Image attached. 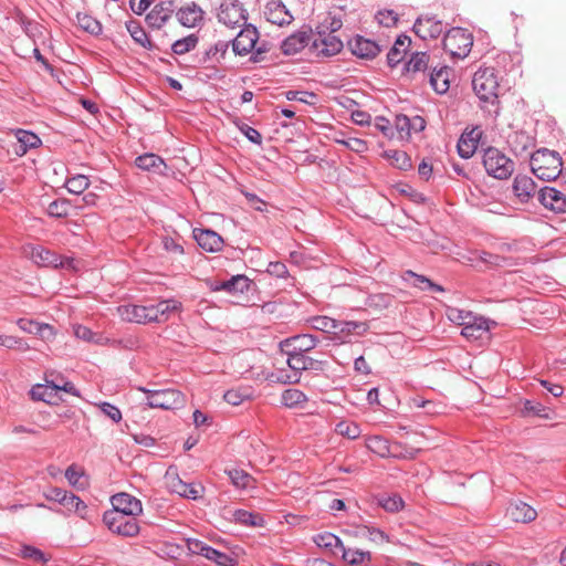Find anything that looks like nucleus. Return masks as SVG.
Returning a JSON list of instances; mask_svg holds the SVG:
<instances>
[{
  "instance_id": "nucleus-1",
  "label": "nucleus",
  "mask_w": 566,
  "mask_h": 566,
  "mask_svg": "<svg viewBox=\"0 0 566 566\" xmlns=\"http://www.w3.org/2000/svg\"><path fill=\"white\" fill-rule=\"evenodd\" d=\"M532 172L541 180H555L563 176L564 168L559 154L555 150L541 148L531 155Z\"/></svg>"
},
{
  "instance_id": "nucleus-2",
  "label": "nucleus",
  "mask_w": 566,
  "mask_h": 566,
  "mask_svg": "<svg viewBox=\"0 0 566 566\" xmlns=\"http://www.w3.org/2000/svg\"><path fill=\"white\" fill-rule=\"evenodd\" d=\"M472 86L480 101L499 104V82L493 67L479 69L474 73Z\"/></svg>"
},
{
  "instance_id": "nucleus-3",
  "label": "nucleus",
  "mask_w": 566,
  "mask_h": 566,
  "mask_svg": "<svg viewBox=\"0 0 566 566\" xmlns=\"http://www.w3.org/2000/svg\"><path fill=\"white\" fill-rule=\"evenodd\" d=\"M482 163L486 174L495 179H507L514 171V161L495 147L484 150Z\"/></svg>"
},
{
  "instance_id": "nucleus-4",
  "label": "nucleus",
  "mask_w": 566,
  "mask_h": 566,
  "mask_svg": "<svg viewBox=\"0 0 566 566\" xmlns=\"http://www.w3.org/2000/svg\"><path fill=\"white\" fill-rule=\"evenodd\" d=\"M473 35L463 28L450 29L443 38V49L453 57L464 59L471 52Z\"/></svg>"
},
{
  "instance_id": "nucleus-5",
  "label": "nucleus",
  "mask_w": 566,
  "mask_h": 566,
  "mask_svg": "<svg viewBox=\"0 0 566 566\" xmlns=\"http://www.w3.org/2000/svg\"><path fill=\"white\" fill-rule=\"evenodd\" d=\"M139 390L147 395V405L150 408L174 410L184 407L186 402L185 395L177 389L149 390L140 387Z\"/></svg>"
},
{
  "instance_id": "nucleus-6",
  "label": "nucleus",
  "mask_w": 566,
  "mask_h": 566,
  "mask_svg": "<svg viewBox=\"0 0 566 566\" xmlns=\"http://www.w3.org/2000/svg\"><path fill=\"white\" fill-rule=\"evenodd\" d=\"M118 512L119 511H106L103 515L104 524L112 533L126 537L136 536L140 530L137 518Z\"/></svg>"
},
{
  "instance_id": "nucleus-7",
  "label": "nucleus",
  "mask_w": 566,
  "mask_h": 566,
  "mask_svg": "<svg viewBox=\"0 0 566 566\" xmlns=\"http://www.w3.org/2000/svg\"><path fill=\"white\" fill-rule=\"evenodd\" d=\"M30 259L39 266H52L61 269H74V259L61 256L44 247H31L29 252Z\"/></svg>"
},
{
  "instance_id": "nucleus-8",
  "label": "nucleus",
  "mask_w": 566,
  "mask_h": 566,
  "mask_svg": "<svg viewBox=\"0 0 566 566\" xmlns=\"http://www.w3.org/2000/svg\"><path fill=\"white\" fill-rule=\"evenodd\" d=\"M318 344L316 336L311 334H298L287 337L279 343L281 353H294L305 355Z\"/></svg>"
},
{
  "instance_id": "nucleus-9",
  "label": "nucleus",
  "mask_w": 566,
  "mask_h": 566,
  "mask_svg": "<svg viewBox=\"0 0 566 566\" xmlns=\"http://www.w3.org/2000/svg\"><path fill=\"white\" fill-rule=\"evenodd\" d=\"M218 19L223 24L234 28L240 25L241 22L245 24L248 20V12L239 0H233L221 3Z\"/></svg>"
},
{
  "instance_id": "nucleus-10",
  "label": "nucleus",
  "mask_w": 566,
  "mask_h": 566,
  "mask_svg": "<svg viewBox=\"0 0 566 566\" xmlns=\"http://www.w3.org/2000/svg\"><path fill=\"white\" fill-rule=\"evenodd\" d=\"M118 312L122 318L127 322L137 324L157 323L156 311H154L153 305H123L118 307Z\"/></svg>"
},
{
  "instance_id": "nucleus-11",
  "label": "nucleus",
  "mask_w": 566,
  "mask_h": 566,
  "mask_svg": "<svg viewBox=\"0 0 566 566\" xmlns=\"http://www.w3.org/2000/svg\"><path fill=\"white\" fill-rule=\"evenodd\" d=\"M311 49L317 52V56H332L339 53L343 49L342 40L332 32H317L313 40Z\"/></svg>"
},
{
  "instance_id": "nucleus-12",
  "label": "nucleus",
  "mask_w": 566,
  "mask_h": 566,
  "mask_svg": "<svg viewBox=\"0 0 566 566\" xmlns=\"http://www.w3.org/2000/svg\"><path fill=\"white\" fill-rule=\"evenodd\" d=\"M258 39L259 32L256 28L252 24H248L230 41L232 51L235 55H247L254 49Z\"/></svg>"
},
{
  "instance_id": "nucleus-13",
  "label": "nucleus",
  "mask_w": 566,
  "mask_h": 566,
  "mask_svg": "<svg viewBox=\"0 0 566 566\" xmlns=\"http://www.w3.org/2000/svg\"><path fill=\"white\" fill-rule=\"evenodd\" d=\"M113 509L111 511H119L118 513L137 517L143 512V505L137 497L122 492L111 497Z\"/></svg>"
},
{
  "instance_id": "nucleus-14",
  "label": "nucleus",
  "mask_w": 566,
  "mask_h": 566,
  "mask_svg": "<svg viewBox=\"0 0 566 566\" xmlns=\"http://www.w3.org/2000/svg\"><path fill=\"white\" fill-rule=\"evenodd\" d=\"M313 32L311 28H302L287 36L281 44V50L284 55H294L308 45Z\"/></svg>"
},
{
  "instance_id": "nucleus-15",
  "label": "nucleus",
  "mask_w": 566,
  "mask_h": 566,
  "mask_svg": "<svg viewBox=\"0 0 566 566\" xmlns=\"http://www.w3.org/2000/svg\"><path fill=\"white\" fill-rule=\"evenodd\" d=\"M538 201L554 212H566V196L554 187L542 188L538 191Z\"/></svg>"
},
{
  "instance_id": "nucleus-16",
  "label": "nucleus",
  "mask_w": 566,
  "mask_h": 566,
  "mask_svg": "<svg viewBox=\"0 0 566 566\" xmlns=\"http://www.w3.org/2000/svg\"><path fill=\"white\" fill-rule=\"evenodd\" d=\"M348 46L354 55L366 60H371L381 52V46L377 42L361 35L349 40Z\"/></svg>"
},
{
  "instance_id": "nucleus-17",
  "label": "nucleus",
  "mask_w": 566,
  "mask_h": 566,
  "mask_svg": "<svg viewBox=\"0 0 566 566\" xmlns=\"http://www.w3.org/2000/svg\"><path fill=\"white\" fill-rule=\"evenodd\" d=\"M208 284L212 292L226 291L229 294L244 293L250 289V280L244 274L233 275L226 281H210Z\"/></svg>"
},
{
  "instance_id": "nucleus-18",
  "label": "nucleus",
  "mask_w": 566,
  "mask_h": 566,
  "mask_svg": "<svg viewBox=\"0 0 566 566\" xmlns=\"http://www.w3.org/2000/svg\"><path fill=\"white\" fill-rule=\"evenodd\" d=\"M174 11V0L161 1L146 15V22L151 29H160L171 18Z\"/></svg>"
},
{
  "instance_id": "nucleus-19",
  "label": "nucleus",
  "mask_w": 566,
  "mask_h": 566,
  "mask_svg": "<svg viewBox=\"0 0 566 566\" xmlns=\"http://www.w3.org/2000/svg\"><path fill=\"white\" fill-rule=\"evenodd\" d=\"M168 486L172 493L189 500H198L205 492V486L201 483H187L179 476L169 479Z\"/></svg>"
},
{
  "instance_id": "nucleus-20",
  "label": "nucleus",
  "mask_w": 566,
  "mask_h": 566,
  "mask_svg": "<svg viewBox=\"0 0 566 566\" xmlns=\"http://www.w3.org/2000/svg\"><path fill=\"white\" fill-rule=\"evenodd\" d=\"M193 238L201 249L211 253L221 251L224 244L222 237L210 229H193Z\"/></svg>"
},
{
  "instance_id": "nucleus-21",
  "label": "nucleus",
  "mask_w": 566,
  "mask_h": 566,
  "mask_svg": "<svg viewBox=\"0 0 566 566\" xmlns=\"http://www.w3.org/2000/svg\"><path fill=\"white\" fill-rule=\"evenodd\" d=\"M413 32L422 39H437L443 32V24L434 17L418 18L413 24Z\"/></svg>"
},
{
  "instance_id": "nucleus-22",
  "label": "nucleus",
  "mask_w": 566,
  "mask_h": 566,
  "mask_svg": "<svg viewBox=\"0 0 566 566\" xmlns=\"http://www.w3.org/2000/svg\"><path fill=\"white\" fill-rule=\"evenodd\" d=\"M264 14L269 22L280 27L290 24L293 20V15L286 9L285 4L279 0L269 1L265 6Z\"/></svg>"
},
{
  "instance_id": "nucleus-23",
  "label": "nucleus",
  "mask_w": 566,
  "mask_h": 566,
  "mask_svg": "<svg viewBox=\"0 0 566 566\" xmlns=\"http://www.w3.org/2000/svg\"><path fill=\"white\" fill-rule=\"evenodd\" d=\"M482 132L478 127L464 132L457 145L459 156L464 159L471 158L478 148Z\"/></svg>"
},
{
  "instance_id": "nucleus-24",
  "label": "nucleus",
  "mask_w": 566,
  "mask_h": 566,
  "mask_svg": "<svg viewBox=\"0 0 566 566\" xmlns=\"http://www.w3.org/2000/svg\"><path fill=\"white\" fill-rule=\"evenodd\" d=\"M368 324L366 322H354V321H335V333L334 337L345 342L350 335H364L368 331Z\"/></svg>"
},
{
  "instance_id": "nucleus-25",
  "label": "nucleus",
  "mask_w": 566,
  "mask_h": 566,
  "mask_svg": "<svg viewBox=\"0 0 566 566\" xmlns=\"http://www.w3.org/2000/svg\"><path fill=\"white\" fill-rule=\"evenodd\" d=\"M512 188L521 202H527L535 195L536 184L528 176L517 175L514 178Z\"/></svg>"
},
{
  "instance_id": "nucleus-26",
  "label": "nucleus",
  "mask_w": 566,
  "mask_h": 566,
  "mask_svg": "<svg viewBox=\"0 0 566 566\" xmlns=\"http://www.w3.org/2000/svg\"><path fill=\"white\" fill-rule=\"evenodd\" d=\"M135 164L138 168L146 171H151L158 175H165L167 169V165L164 159L153 153H146L144 155L138 156L135 159Z\"/></svg>"
},
{
  "instance_id": "nucleus-27",
  "label": "nucleus",
  "mask_w": 566,
  "mask_h": 566,
  "mask_svg": "<svg viewBox=\"0 0 566 566\" xmlns=\"http://www.w3.org/2000/svg\"><path fill=\"white\" fill-rule=\"evenodd\" d=\"M179 22L187 28H195L203 20L202 9L192 2L177 11Z\"/></svg>"
},
{
  "instance_id": "nucleus-28",
  "label": "nucleus",
  "mask_w": 566,
  "mask_h": 566,
  "mask_svg": "<svg viewBox=\"0 0 566 566\" xmlns=\"http://www.w3.org/2000/svg\"><path fill=\"white\" fill-rule=\"evenodd\" d=\"M411 44V39L406 34H400L392 48L387 54V63L390 67L397 66L405 57L407 49Z\"/></svg>"
},
{
  "instance_id": "nucleus-29",
  "label": "nucleus",
  "mask_w": 566,
  "mask_h": 566,
  "mask_svg": "<svg viewBox=\"0 0 566 566\" xmlns=\"http://www.w3.org/2000/svg\"><path fill=\"white\" fill-rule=\"evenodd\" d=\"M489 322L483 317H473V321L463 323L461 335L468 339H481L489 332Z\"/></svg>"
},
{
  "instance_id": "nucleus-30",
  "label": "nucleus",
  "mask_w": 566,
  "mask_h": 566,
  "mask_svg": "<svg viewBox=\"0 0 566 566\" xmlns=\"http://www.w3.org/2000/svg\"><path fill=\"white\" fill-rule=\"evenodd\" d=\"M451 70L442 66L439 70L433 67L430 73V84L438 94H444L450 87L449 74Z\"/></svg>"
},
{
  "instance_id": "nucleus-31",
  "label": "nucleus",
  "mask_w": 566,
  "mask_h": 566,
  "mask_svg": "<svg viewBox=\"0 0 566 566\" xmlns=\"http://www.w3.org/2000/svg\"><path fill=\"white\" fill-rule=\"evenodd\" d=\"M232 521L242 526L262 527L264 526V517L259 513L245 510H235L232 512Z\"/></svg>"
},
{
  "instance_id": "nucleus-32",
  "label": "nucleus",
  "mask_w": 566,
  "mask_h": 566,
  "mask_svg": "<svg viewBox=\"0 0 566 566\" xmlns=\"http://www.w3.org/2000/svg\"><path fill=\"white\" fill-rule=\"evenodd\" d=\"M405 281H410L412 286L420 289L421 291L443 292V287L439 284L433 283L429 277L417 274L411 270H408L402 275Z\"/></svg>"
},
{
  "instance_id": "nucleus-33",
  "label": "nucleus",
  "mask_w": 566,
  "mask_h": 566,
  "mask_svg": "<svg viewBox=\"0 0 566 566\" xmlns=\"http://www.w3.org/2000/svg\"><path fill=\"white\" fill-rule=\"evenodd\" d=\"M126 29L129 32L133 40L142 45L144 49L154 50L156 45L149 40L147 33L138 21L129 20L126 22Z\"/></svg>"
},
{
  "instance_id": "nucleus-34",
  "label": "nucleus",
  "mask_w": 566,
  "mask_h": 566,
  "mask_svg": "<svg viewBox=\"0 0 566 566\" xmlns=\"http://www.w3.org/2000/svg\"><path fill=\"white\" fill-rule=\"evenodd\" d=\"M512 520L515 522H532L536 518V511L524 502L516 503L509 509Z\"/></svg>"
},
{
  "instance_id": "nucleus-35",
  "label": "nucleus",
  "mask_w": 566,
  "mask_h": 566,
  "mask_svg": "<svg viewBox=\"0 0 566 566\" xmlns=\"http://www.w3.org/2000/svg\"><path fill=\"white\" fill-rule=\"evenodd\" d=\"M232 484L238 489L253 488L255 479L242 469H230L226 471Z\"/></svg>"
},
{
  "instance_id": "nucleus-36",
  "label": "nucleus",
  "mask_w": 566,
  "mask_h": 566,
  "mask_svg": "<svg viewBox=\"0 0 566 566\" xmlns=\"http://www.w3.org/2000/svg\"><path fill=\"white\" fill-rule=\"evenodd\" d=\"M521 413L523 417H538L543 419H549L551 418V410L549 408L545 407L541 402H536L533 400L526 399L523 402V408L521 410Z\"/></svg>"
},
{
  "instance_id": "nucleus-37",
  "label": "nucleus",
  "mask_w": 566,
  "mask_h": 566,
  "mask_svg": "<svg viewBox=\"0 0 566 566\" xmlns=\"http://www.w3.org/2000/svg\"><path fill=\"white\" fill-rule=\"evenodd\" d=\"M384 156L391 161V165L400 170H409L412 161L409 155L403 150L390 149L386 150Z\"/></svg>"
},
{
  "instance_id": "nucleus-38",
  "label": "nucleus",
  "mask_w": 566,
  "mask_h": 566,
  "mask_svg": "<svg viewBox=\"0 0 566 566\" xmlns=\"http://www.w3.org/2000/svg\"><path fill=\"white\" fill-rule=\"evenodd\" d=\"M342 557L346 563H348L352 566L363 565L371 560L370 552L345 548V546L342 549Z\"/></svg>"
},
{
  "instance_id": "nucleus-39",
  "label": "nucleus",
  "mask_w": 566,
  "mask_h": 566,
  "mask_svg": "<svg viewBox=\"0 0 566 566\" xmlns=\"http://www.w3.org/2000/svg\"><path fill=\"white\" fill-rule=\"evenodd\" d=\"M230 41H218L214 45L210 46L200 59L201 63L210 61L220 62L228 52Z\"/></svg>"
},
{
  "instance_id": "nucleus-40",
  "label": "nucleus",
  "mask_w": 566,
  "mask_h": 566,
  "mask_svg": "<svg viewBox=\"0 0 566 566\" xmlns=\"http://www.w3.org/2000/svg\"><path fill=\"white\" fill-rule=\"evenodd\" d=\"M180 307L181 303L174 300L161 301L157 304H153V308L156 311L157 323L166 322L169 317V314L171 312L178 311Z\"/></svg>"
},
{
  "instance_id": "nucleus-41",
  "label": "nucleus",
  "mask_w": 566,
  "mask_h": 566,
  "mask_svg": "<svg viewBox=\"0 0 566 566\" xmlns=\"http://www.w3.org/2000/svg\"><path fill=\"white\" fill-rule=\"evenodd\" d=\"M281 401L287 408H296L306 402L307 398L300 389L289 388L282 392Z\"/></svg>"
},
{
  "instance_id": "nucleus-42",
  "label": "nucleus",
  "mask_w": 566,
  "mask_h": 566,
  "mask_svg": "<svg viewBox=\"0 0 566 566\" xmlns=\"http://www.w3.org/2000/svg\"><path fill=\"white\" fill-rule=\"evenodd\" d=\"M377 505L382 507L385 511L395 513L403 507V500L398 494L392 495H379L376 497Z\"/></svg>"
},
{
  "instance_id": "nucleus-43",
  "label": "nucleus",
  "mask_w": 566,
  "mask_h": 566,
  "mask_svg": "<svg viewBox=\"0 0 566 566\" xmlns=\"http://www.w3.org/2000/svg\"><path fill=\"white\" fill-rule=\"evenodd\" d=\"M428 65L429 55L426 52H416L406 63V71L412 73L423 72L428 69Z\"/></svg>"
},
{
  "instance_id": "nucleus-44",
  "label": "nucleus",
  "mask_w": 566,
  "mask_h": 566,
  "mask_svg": "<svg viewBox=\"0 0 566 566\" xmlns=\"http://www.w3.org/2000/svg\"><path fill=\"white\" fill-rule=\"evenodd\" d=\"M198 36L189 34L186 38L179 39L171 44V51L177 55H182L193 50L198 44Z\"/></svg>"
},
{
  "instance_id": "nucleus-45",
  "label": "nucleus",
  "mask_w": 566,
  "mask_h": 566,
  "mask_svg": "<svg viewBox=\"0 0 566 566\" xmlns=\"http://www.w3.org/2000/svg\"><path fill=\"white\" fill-rule=\"evenodd\" d=\"M72 203L67 199H56L48 207V214L53 218H65L70 214Z\"/></svg>"
},
{
  "instance_id": "nucleus-46",
  "label": "nucleus",
  "mask_w": 566,
  "mask_h": 566,
  "mask_svg": "<svg viewBox=\"0 0 566 566\" xmlns=\"http://www.w3.org/2000/svg\"><path fill=\"white\" fill-rule=\"evenodd\" d=\"M63 506L70 512L76 513L82 518H85L87 513V505L75 494L67 492Z\"/></svg>"
},
{
  "instance_id": "nucleus-47",
  "label": "nucleus",
  "mask_w": 566,
  "mask_h": 566,
  "mask_svg": "<svg viewBox=\"0 0 566 566\" xmlns=\"http://www.w3.org/2000/svg\"><path fill=\"white\" fill-rule=\"evenodd\" d=\"M77 24L84 31L97 35L102 32V24L98 20L86 13H77Z\"/></svg>"
},
{
  "instance_id": "nucleus-48",
  "label": "nucleus",
  "mask_w": 566,
  "mask_h": 566,
  "mask_svg": "<svg viewBox=\"0 0 566 566\" xmlns=\"http://www.w3.org/2000/svg\"><path fill=\"white\" fill-rule=\"evenodd\" d=\"M203 556L219 566H234L237 564L235 558L210 546L206 548Z\"/></svg>"
},
{
  "instance_id": "nucleus-49",
  "label": "nucleus",
  "mask_w": 566,
  "mask_h": 566,
  "mask_svg": "<svg viewBox=\"0 0 566 566\" xmlns=\"http://www.w3.org/2000/svg\"><path fill=\"white\" fill-rule=\"evenodd\" d=\"M90 179L86 176L76 175L66 179L65 187L71 193L81 195L90 187Z\"/></svg>"
},
{
  "instance_id": "nucleus-50",
  "label": "nucleus",
  "mask_w": 566,
  "mask_h": 566,
  "mask_svg": "<svg viewBox=\"0 0 566 566\" xmlns=\"http://www.w3.org/2000/svg\"><path fill=\"white\" fill-rule=\"evenodd\" d=\"M17 137L22 148V154L27 153L29 148H36L41 145L40 137L32 132L19 129Z\"/></svg>"
},
{
  "instance_id": "nucleus-51",
  "label": "nucleus",
  "mask_w": 566,
  "mask_h": 566,
  "mask_svg": "<svg viewBox=\"0 0 566 566\" xmlns=\"http://www.w3.org/2000/svg\"><path fill=\"white\" fill-rule=\"evenodd\" d=\"M75 335L80 339H83L86 342H95L97 344H111L113 346H117L122 343V340L109 339V338L103 339L102 337H98L97 339H95V334L88 327H85V326H77L75 328Z\"/></svg>"
},
{
  "instance_id": "nucleus-52",
  "label": "nucleus",
  "mask_w": 566,
  "mask_h": 566,
  "mask_svg": "<svg viewBox=\"0 0 566 566\" xmlns=\"http://www.w3.org/2000/svg\"><path fill=\"white\" fill-rule=\"evenodd\" d=\"M251 389L250 388H237V389H229L223 395L224 400L232 405V406H239L243 401L251 398Z\"/></svg>"
},
{
  "instance_id": "nucleus-53",
  "label": "nucleus",
  "mask_w": 566,
  "mask_h": 566,
  "mask_svg": "<svg viewBox=\"0 0 566 566\" xmlns=\"http://www.w3.org/2000/svg\"><path fill=\"white\" fill-rule=\"evenodd\" d=\"M315 543L318 547L328 548L331 551H334L335 548H339L342 552L344 545L340 538L332 533H323L318 534L315 537Z\"/></svg>"
},
{
  "instance_id": "nucleus-54",
  "label": "nucleus",
  "mask_w": 566,
  "mask_h": 566,
  "mask_svg": "<svg viewBox=\"0 0 566 566\" xmlns=\"http://www.w3.org/2000/svg\"><path fill=\"white\" fill-rule=\"evenodd\" d=\"M19 556L41 564H45L50 560V557L41 549L31 545H23L20 549Z\"/></svg>"
},
{
  "instance_id": "nucleus-55",
  "label": "nucleus",
  "mask_w": 566,
  "mask_h": 566,
  "mask_svg": "<svg viewBox=\"0 0 566 566\" xmlns=\"http://www.w3.org/2000/svg\"><path fill=\"white\" fill-rule=\"evenodd\" d=\"M301 375H297L296 373H289L285 369H279L275 371H272L268 379L272 382H280V384H297L300 381Z\"/></svg>"
},
{
  "instance_id": "nucleus-56",
  "label": "nucleus",
  "mask_w": 566,
  "mask_h": 566,
  "mask_svg": "<svg viewBox=\"0 0 566 566\" xmlns=\"http://www.w3.org/2000/svg\"><path fill=\"white\" fill-rule=\"evenodd\" d=\"M335 431L348 439H356L360 434L358 424L349 421H340L336 424Z\"/></svg>"
},
{
  "instance_id": "nucleus-57",
  "label": "nucleus",
  "mask_w": 566,
  "mask_h": 566,
  "mask_svg": "<svg viewBox=\"0 0 566 566\" xmlns=\"http://www.w3.org/2000/svg\"><path fill=\"white\" fill-rule=\"evenodd\" d=\"M335 321L327 316H316L312 318V326L317 331L333 335L335 333Z\"/></svg>"
},
{
  "instance_id": "nucleus-58",
  "label": "nucleus",
  "mask_w": 566,
  "mask_h": 566,
  "mask_svg": "<svg viewBox=\"0 0 566 566\" xmlns=\"http://www.w3.org/2000/svg\"><path fill=\"white\" fill-rule=\"evenodd\" d=\"M287 356L286 364L293 370L300 375L301 371L305 370V355L294 353H283Z\"/></svg>"
},
{
  "instance_id": "nucleus-59",
  "label": "nucleus",
  "mask_w": 566,
  "mask_h": 566,
  "mask_svg": "<svg viewBox=\"0 0 566 566\" xmlns=\"http://www.w3.org/2000/svg\"><path fill=\"white\" fill-rule=\"evenodd\" d=\"M17 324L22 331L30 334H41L43 329L50 328L49 325H41L40 323L28 318H19Z\"/></svg>"
},
{
  "instance_id": "nucleus-60",
  "label": "nucleus",
  "mask_w": 566,
  "mask_h": 566,
  "mask_svg": "<svg viewBox=\"0 0 566 566\" xmlns=\"http://www.w3.org/2000/svg\"><path fill=\"white\" fill-rule=\"evenodd\" d=\"M375 19L378 21L379 24L387 28L396 25V23L399 20L398 14L394 10L378 11L375 15Z\"/></svg>"
},
{
  "instance_id": "nucleus-61",
  "label": "nucleus",
  "mask_w": 566,
  "mask_h": 566,
  "mask_svg": "<svg viewBox=\"0 0 566 566\" xmlns=\"http://www.w3.org/2000/svg\"><path fill=\"white\" fill-rule=\"evenodd\" d=\"M395 127L401 137H409L411 132V119L405 114H399L395 118Z\"/></svg>"
},
{
  "instance_id": "nucleus-62",
  "label": "nucleus",
  "mask_w": 566,
  "mask_h": 566,
  "mask_svg": "<svg viewBox=\"0 0 566 566\" xmlns=\"http://www.w3.org/2000/svg\"><path fill=\"white\" fill-rule=\"evenodd\" d=\"M392 296L386 293L374 294L369 296L368 305L377 308H387L391 305Z\"/></svg>"
},
{
  "instance_id": "nucleus-63",
  "label": "nucleus",
  "mask_w": 566,
  "mask_h": 566,
  "mask_svg": "<svg viewBox=\"0 0 566 566\" xmlns=\"http://www.w3.org/2000/svg\"><path fill=\"white\" fill-rule=\"evenodd\" d=\"M161 243L164 249L174 255H182L185 253L182 244L171 237H163Z\"/></svg>"
},
{
  "instance_id": "nucleus-64",
  "label": "nucleus",
  "mask_w": 566,
  "mask_h": 566,
  "mask_svg": "<svg viewBox=\"0 0 566 566\" xmlns=\"http://www.w3.org/2000/svg\"><path fill=\"white\" fill-rule=\"evenodd\" d=\"M480 259L482 262H484L491 266H494V268H501V266L509 264V260L505 256H502L499 254H493V253L485 252V251L482 252Z\"/></svg>"
}]
</instances>
